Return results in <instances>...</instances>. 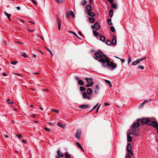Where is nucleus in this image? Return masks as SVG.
I'll return each instance as SVG.
<instances>
[{
	"label": "nucleus",
	"mask_w": 158,
	"mask_h": 158,
	"mask_svg": "<svg viewBox=\"0 0 158 158\" xmlns=\"http://www.w3.org/2000/svg\"><path fill=\"white\" fill-rule=\"evenodd\" d=\"M76 144L78 146V147L81 148L82 150H83V148H82V147L81 145V144L78 142H77L76 143Z\"/></svg>",
	"instance_id": "obj_32"
},
{
	"label": "nucleus",
	"mask_w": 158,
	"mask_h": 158,
	"mask_svg": "<svg viewBox=\"0 0 158 158\" xmlns=\"http://www.w3.org/2000/svg\"><path fill=\"white\" fill-rule=\"evenodd\" d=\"M105 81L106 83L108 84V85H109L110 83V81L107 80H105Z\"/></svg>",
	"instance_id": "obj_51"
},
{
	"label": "nucleus",
	"mask_w": 158,
	"mask_h": 158,
	"mask_svg": "<svg viewBox=\"0 0 158 158\" xmlns=\"http://www.w3.org/2000/svg\"><path fill=\"white\" fill-rule=\"evenodd\" d=\"M52 111L54 112H55L57 113H59V110L56 109H52Z\"/></svg>",
	"instance_id": "obj_47"
},
{
	"label": "nucleus",
	"mask_w": 158,
	"mask_h": 158,
	"mask_svg": "<svg viewBox=\"0 0 158 158\" xmlns=\"http://www.w3.org/2000/svg\"><path fill=\"white\" fill-rule=\"evenodd\" d=\"M145 57H144L143 58V59H138L136 60L135 61H134L133 62L132 64L133 65H135L139 63L141 61H142L143 60L145 59Z\"/></svg>",
	"instance_id": "obj_5"
},
{
	"label": "nucleus",
	"mask_w": 158,
	"mask_h": 158,
	"mask_svg": "<svg viewBox=\"0 0 158 158\" xmlns=\"http://www.w3.org/2000/svg\"><path fill=\"white\" fill-rule=\"evenodd\" d=\"M94 55H95V56L97 58H100L99 59L98 61L102 58V56H106V55H102H102H101L99 52H95L94 53Z\"/></svg>",
	"instance_id": "obj_6"
},
{
	"label": "nucleus",
	"mask_w": 158,
	"mask_h": 158,
	"mask_svg": "<svg viewBox=\"0 0 158 158\" xmlns=\"http://www.w3.org/2000/svg\"><path fill=\"white\" fill-rule=\"evenodd\" d=\"M152 125L153 127L156 128V130L157 128H158V123L156 121H153Z\"/></svg>",
	"instance_id": "obj_9"
},
{
	"label": "nucleus",
	"mask_w": 158,
	"mask_h": 158,
	"mask_svg": "<svg viewBox=\"0 0 158 158\" xmlns=\"http://www.w3.org/2000/svg\"><path fill=\"white\" fill-rule=\"evenodd\" d=\"M78 83L80 85H83L84 83L83 81L81 80H79L78 81Z\"/></svg>",
	"instance_id": "obj_23"
},
{
	"label": "nucleus",
	"mask_w": 158,
	"mask_h": 158,
	"mask_svg": "<svg viewBox=\"0 0 158 158\" xmlns=\"http://www.w3.org/2000/svg\"><path fill=\"white\" fill-rule=\"evenodd\" d=\"M107 22L109 25H111L112 24L111 23V19H107Z\"/></svg>",
	"instance_id": "obj_38"
},
{
	"label": "nucleus",
	"mask_w": 158,
	"mask_h": 158,
	"mask_svg": "<svg viewBox=\"0 0 158 158\" xmlns=\"http://www.w3.org/2000/svg\"><path fill=\"white\" fill-rule=\"evenodd\" d=\"M49 124H50V125H52V126H53L54 125V123H52L49 122Z\"/></svg>",
	"instance_id": "obj_63"
},
{
	"label": "nucleus",
	"mask_w": 158,
	"mask_h": 158,
	"mask_svg": "<svg viewBox=\"0 0 158 158\" xmlns=\"http://www.w3.org/2000/svg\"><path fill=\"white\" fill-rule=\"evenodd\" d=\"M86 98H87V99L88 100H90L91 99L90 97L89 96H87V97H86Z\"/></svg>",
	"instance_id": "obj_64"
},
{
	"label": "nucleus",
	"mask_w": 158,
	"mask_h": 158,
	"mask_svg": "<svg viewBox=\"0 0 158 158\" xmlns=\"http://www.w3.org/2000/svg\"><path fill=\"white\" fill-rule=\"evenodd\" d=\"M152 121L148 120V121L147 122V124L148 125H152Z\"/></svg>",
	"instance_id": "obj_29"
},
{
	"label": "nucleus",
	"mask_w": 158,
	"mask_h": 158,
	"mask_svg": "<svg viewBox=\"0 0 158 158\" xmlns=\"http://www.w3.org/2000/svg\"><path fill=\"white\" fill-rule=\"evenodd\" d=\"M152 99H149L148 100H145L143 102L144 103H146L147 102H149L151 101Z\"/></svg>",
	"instance_id": "obj_49"
},
{
	"label": "nucleus",
	"mask_w": 158,
	"mask_h": 158,
	"mask_svg": "<svg viewBox=\"0 0 158 158\" xmlns=\"http://www.w3.org/2000/svg\"><path fill=\"white\" fill-rule=\"evenodd\" d=\"M85 88L83 87L80 86V91L82 92L85 90Z\"/></svg>",
	"instance_id": "obj_31"
},
{
	"label": "nucleus",
	"mask_w": 158,
	"mask_h": 158,
	"mask_svg": "<svg viewBox=\"0 0 158 158\" xmlns=\"http://www.w3.org/2000/svg\"><path fill=\"white\" fill-rule=\"evenodd\" d=\"M131 134H133L132 132H130V131H128L127 134V136H130V135Z\"/></svg>",
	"instance_id": "obj_50"
},
{
	"label": "nucleus",
	"mask_w": 158,
	"mask_h": 158,
	"mask_svg": "<svg viewBox=\"0 0 158 158\" xmlns=\"http://www.w3.org/2000/svg\"><path fill=\"white\" fill-rule=\"evenodd\" d=\"M131 145L130 143H128L127 146L126 150L127 151H131Z\"/></svg>",
	"instance_id": "obj_13"
},
{
	"label": "nucleus",
	"mask_w": 158,
	"mask_h": 158,
	"mask_svg": "<svg viewBox=\"0 0 158 158\" xmlns=\"http://www.w3.org/2000/svg\"><path fill=\"white\" fill-rule=\"evenodd\" d=\"M2 75L4 76H5L7 75V74L5 73H2Z\"/></svg>",
	"instance_id": "obj_59"
},
{
	"label": "nucleus",
	"mask_w": 158,
	"mask_h": 158,
	"mask_svg": "<svg viewBox=\"0 0 158 158\" xmlns=\"http://www.w3.org/2000/svg\"><path fill=\"white\" fill-rule=\"evenodd\" d=\"M69 33H72V34H73V35H75L76 36H77L78 38L79 39H81V38H79L77 36V34H76V33H75L73 31H69Z\"/></svg>",
	"instance_id": "obj_37"
},
{
	"label": "nucleus",
	"mask_w": 158,
	"mask_h": 158,
	"mask_svg": "<svg viewBox=\"0 0 158 158\" xmlns=\"http://www.w3.org/2000/svg\"><path fill=\"white\" fill-rule=\"evenodd\" d=\"M93 33L94 35H95L96 37H97L98 35H99V36L100 35V34H99L98 32L95 30L93 31Z\"/></svg>",
	"instance_id": "obj_21"
},
{
	"label": "nucleus",
	"mask_w": 158,
	"mask_h": 158,
	"mask_svg": "<svg viewBox=\"0 0 158 158\" xmlns=\"http://www.w3.org/2000/svg\"><path fill=\"white\" fill-rule=\"evenodd\" d=\"M110 29L111 31L112 32H114L115 31V29L114 27L113 26H111L110 27Z\"/></svg>",
	"instance_id": "obj_33"
},
{
	"label": "nucleus",
	"mask_w": 158,
	"mask_h": 158,
	"mask_svg": "<svg viewBox=\"0 0 158 158\" xmlns=\"http://www.w3.org/2000/svg\"><path fill=\"white\" fill-rule=\"evenodd\" d=\"M138 69H140L142 70H143L144 69V67L142 65L139 66L138 67Z\"/></svg>",
	"instance_id": "obj_48"
},
{
	"label": "nucleus",
	"mask_w": 158,
	"mask_h": 158,
	"mask_svg": "<svg viewBox=\"0 0 158 158\" xmlns=\"http://www.w3.org/2000/svg\"><path fill=\"white\" fill-rule=\"evenodd\" d=\"M66 16L67 19H68L70 16L69 13V12L66 13Z\"/></svg>",
	"instance_id": "obj_44"
},
{
	"label": "nucleus",
	"mask_w": 158,
	"mask_h": 158,
	"mask_svg": "<svg viewBox=\"0 0 158 158\" xmlns=\"http://www.w3.org/2000/svg\"><path fill=\"white\" fill-rule=\"evenodd\" d=\"M57 22L58 25V29L60 30V27H61V20L59 19L58 15L57 16Z\"/></svg>",
	"instance_id": "obj_7"
},
{
	"label": "nucleus",
	"mask_w": 158,
	"mask_h": 158,
	"mask_svg": "<svg viewBox=\"0 0 158 158\" xmlns=\"http://www.w3.org/2000/svg\"><path fill=\"white\" fill-rule=\"evenodd\" d=\"M22 56L25 58H27L28 57V56L25 53H23L22 54Z\"/></svg>",
	"instance_id": "obj_43"
},
{
	"label": "nucleus",
	"mask_w": 158,
	"mask_h": 158,
	"mask_svg": "<svg viewBox=\"0 0 158 158\" xmlns=\"http://www.w3.org/2000/svg\"><path fill=\"white\" fill-rule=\"evenodd\" d=\"M93 93L92 89L90 88H89L87 89V93L88 95H90L92 94Z\"/></svg>",
	"instance_id": "obj_15"
},
{
	"label": "nucleus",
	"mask_w": 158,
	"mask_h": 158,
	"mask_svg": "<svg viewBox=\"0 0 158 158\" xmlns=\"http://www.w3.org/2000/svg\"><path fill=\"white\" fill-rule=\"evenodd\" d=\"M119 59L122 62L124 63L125 62V60L124 59H121V58H119Z\"/></svg>",
	"instance_id": "obj_55"
},
{
	"label": "nucleus",
	"mask_w": 158,
	"mask_h": 158,
	"mask_svg": "<svg viewBox=\"0 0 158 158\" xmlns=\"http://www.w3.org/2000/svg\"><path fill=\"white\" fill-rule=\"evenodd\" d=\"M81 4L82 5H85L86 4V1L85 0H84L81 2Z\"/></svg>",
	"instance_id": "obj_40"
},
{
	"label": "nucleus",
	"mask_w": 158,
	"mask_h": 158,
	"mask_svg": "<svg viewBox=\"0 0 158 158\" xmlns=\"http://www.w3.org/2000/svg\"><path fill=\"white\" fill-rule=\"evenodd\" d=\"M46 48L48 50V51L50 53V54H51V55L52 56H53V54H52V51L50 49H49L48 48Z\"/></svg>",
	"instance_id": "obj_45"
},
{
	"label": "nucleus",
	"mask_w": 158,
	"mask_h": 158,
	"mask_svg": "<svg viewBox=\"0 0 158 158\" xmlns=\"http://www.w3.org/2000/svg\"><path fill=\"white\" fill-rule=\"evenodd\" d=\"M7 102L9 103L10 104L11 101L10 99H8L7 100Z\"/></svg>",
	"instance_id": "obj_58"
},
{
	"label": "nucleus",
	"mask_w": 158,
	"mask_h": 158,
	"mask_svg": "<svg viewBox=\"0 0 158 158\" xmlns=\"http://www.w3.org/2000/svg\"><path fill=\"white\" fill-rule=\"evenodd\" d=\"M99 89V86L98 85H97L95 86L94 93L95 94H97L98 93V91Z\"/></svg>",
	"instance_id": "obj_12"
},
{
	"label": "nucleus",
	"mask_w": 158,
	"mask_h": 158,
	"mask_svg": "<svg viewBox=\"0 0 158 158\" xmlns=\"http://www.w3.org/2000/svg\"><path fill=\"white\" fill-rule=\"evenodd\" d=\"M100 41L103 42H104L105 41V37L103 36H100Z\"/></svg>",
	"instance_id": "obj_25"
},
{
	"label": "nucleus",
	"mask_w": 158,
	"mask_h": 158,
	"mask_svg": "<svg viewBox=\"0 0 158 158\" xmlns=\"http://www.w3.org/2000/svg\"><path fill=\"white\" fill-rule=\"evenodd\" d=\"M145 103H144V102H143L141 105H140L139 107H142L145 104Z\"/></svg>",
	"instance_id": "obj_56"
},
{
	"label": "nucleus",
	"mask_w": 158,
	"mask_h": 158,
	"mask_svg": "<svg viewBox=\"0 0 158 158\" xmlns=\"http://www.w3.org/2000/svg\"><path fill=\"white\" fill-rule=\"evenodd\" d=\"M114 38L112 40V43L114 45H116L117 44V40L116 39V36H114Z\"/></svg>",
	"instance_id": "obj_16"
},
{
	"label": "nucleus",
	"mask_w": 158,
	"mask_h": 158,
	"mask_svg": "<svg viewBox=\"0 0 158 158\" xmlns=\"http://www.w3.org/2000/svg\"><path fill=\"white\" fill-rule=\"evenodd\" d=\"M86 10L89 12H90L92 10L91 7L90 5H87L86 6Z\"/></svg>",
	"instance_id": "obj_11"
},
{
	"label": "nucleus",
	"mask_w": 158,
	"mask_h": 158,
	"mask_svg": "<svg viewBox=\"0 0 158 158\" xmlns=\"http://www.w3.org/2000/svg\"><path fill=\"white\" fill-rule=\"evenodd\" d=\"M31 1L35 5H37V2L36 1H35L34 0H31Z\"/></svg>",
	"instance_id": "obj_53"
},
{
	"label": "nucleus",
	"mask_w": 158,
	"mask_h": 158,
	"mask_svg": "<svg viewBox=\"0 0 158 158\" xmlns=\"http://www.w3.org/2000/svg\"><path fill=\"white\" fill-rule=\"evenodd\" d=\"M112 7L114 9H116L117 8V5L115 4H113L112 6Z\"/></svg>",
	"instance_id": "obj_41"
},
{
	"label": "nucleus",
	"mask_w": 158,
	"mask_h": 158,
	"mask_svg": "<svg viewBox=\"0 0 158 158\" xmlns=\"http://www.w3.org/2000/svg\"><path fill=\"white\" fill-rule=\"evenodd\" d=\"M108 1L111 4H113V0H108Z\"/></svg>",
	"instance_id": "obj_54"
},
{
	"label": "nucleus",
	"mask_w": 158,
	"mask_h": 158,
	"mask_svg": "<svg viewBox=\"0 0 158 158\" xmlns=\"http://www.w3.org/2000/svg\"><path fill=\"white\" fill-rule=\"evenodd\" d=\"M4 13L7 16V17H8L9 19L10 20H11V19H10V15L8 14L7 13H6V12H4Z\"/></svg>",
	"instance_id": "obj_28"
},
{
	"label": "nucleus",
	"mask_w": 158,
	"mask_h": 158,
	"mask_svg": "<svg viewBox=\"0 0 158 158\" xmlns=\"http://www.w3.org/2000/svg\"><path fill=\"white\" fill-rule=\"evenodd\" d=\"M81 130L80 129H78L77 130L76 134L75 135V136L76 138L79 139L81 136Z\"/></svg>",
	"instance_id": "obj_3"
},
{
	"label": "nucleus",
	"mask_w": 158,
	"mask_h": 158,
	"mask_svg": "<svg viewBox=\"0 0 158 158\" xmlns=\"http://www.w3.org/2000/svg\"><path fill=\"white\" fill-rule=\"evenodd\" d=\"M17 136L19 138V139H20V138L22 137V135L21 134L17 135Z\"/></svg>",
	"instance_id": "obj_52"
},
{
	"label": "nucleus",
	"mask_w": 158,
	"mask_h": 158,
	"mask_svg": "<svg viewBox=\"0 0 158 158\" xmlns=\"http://www.w3.org/2000/svg\"><path fill=\"white\" fill-rule=\"evenodd\" d=\"M127 141L131 142L132 141V137L131 136H127Z\"/></svg>",
	"instance_id": "obj_20"
},
{
	"label": "nucleus",
	"mask_w": 158,
	"mask_h": 158,
	"mask_svg": "<svg viewBox=\"0 0 158 158\" xmlns=\"http://www.w3.org/2000/svg\"><path fill=\"white\" fill-rule=\"evenodd\" d=\"M127 152H128V155H126V158H127V156H128L129 157H130L133 154V153L131 151Z\"/></svg>",
	"instance_id": "obj_17"
},
{
	"label": "nucleus",
	"mask_w": 158,
	"mask_h": 158,
	"mask_svg": "<svg viewBox=\"0 0 158 158\" xmlns=\"http://www.w3.org/2000/svg\"><path fill=\"white\" fill-rule=\"evenodd\" d=\"M106 44L108 45H110L111 44V42L109 40H107L106 42Z\"/></svg>",
	"instance_id": "obj_35"
},
{
	"label": "nucleus",
	"mask_w": 158,
	"mask_h": 158,
	"mask_svg": "<svg viewBox=\"0 0 158 158\" xmlns=\"http://www.w3.org/2000/svg\"><path fill=\"white\" fill-rule=\"evenodd\" d=\"M57 125L60 127L63 128H64L65 126L64 124H63V123L60 122H58Z\"/></svg>",
	"instance_id": "obj_18"
},
{
	"label": "nucleus",
	"mask_w": 158,
	"mask_h": 158,
	"mask_svg": "<svg viewBox=\"0 0 158 158\" xmlns=\"http://www.w3.org/2000/svg\"><path fill=\"white\" fill-rule=\"evenodd\" d=\"M15 42L17 43H18L19 44H23L22 42H19V41H16Z\"/></svg>",
	"instance_id": "obj_61"
},
{
	"label": "nucleus",
	"mask_w": 158,
	"mask_h": 158,
	"mask_svg": "<svg viewBox=\"0 0 158 158\" xmlns=\"http://www.w3.org/2000/svg\"><path fill=\"white\" fill-rule=\"evenodd\" d=\"M87 14L90 16L94 17L95 16V14L93 12H89Z\"/></svg>",
	"instance_id": "obj_22"
},
{
	"label": "nucleus",
	"mask_w": 158,
	"mask_h": 158,
	"mask_svg": "<svg viewBox=\"0 0 158 158\" xmlns=\"http://www.w3.org/2000/svg\"><path fill=\"white\" fill-rule=\"evenodd\" d=\"M85 80H86L88 83L90 84V85H93L94 82L92 81V78L86 77L85 78Z\"/></svg>",
	"instance_id": "obj_8"
},
{
	"label": "nucleus",
	"mask_w": 158,
	"mask_h": 158,
	"mask_svg": "<svg viewBox=\"0 0 158 158\" xmlns=\"http://www.w3.org/2000/svg\"><path fill=\"white\" fill-rule=\"evenodd\" d=\"M131 58L130 56H129L128 60V64H129L131 61Z\"/></svg>",
	"instance_id": "obj_39"
},
{
	"label": "nucleus",
	"mask_w": 158,
	"mask_h": 158,
	"mask_svg": "<svg viewBox=\"0 0 158 158\" xmlns=\"http://www.w3.org/2000/svg\"><path fill=\"white\" fill-rule=\"evenodd\" d=\"M104 105L105 106H108L109 105V104L105 102L104 103Z\"/></svg>",
	"instance_id": "obj_62"
},
{
	"label": "nucleus",
	"mask_w": 158,
	"mask_h": 158,
	"mask_svg": "<svg viewBox=\"0 0 158 158\" xmlns=\"http://www.w3.org/2000/svg\"><path fill=\"white\" fill-rule=\"evenodd\" d=\"M89 22L91 23H93L95 21L94 19V18L90 17L89 18Z\"/></svg>",
	"instance_id": "obj_24"
},
{
	"label": "nucleus",
	"mask_w": 158,
	"mask_h": 158,
	"mask_svg": "<svg viewBox=\"0 0 158 158\" xmlns=\"http://www.w3.org/2000/svg\"><path fill=\"white\" fill-rule=\"evenodd\" d=\"M70 15L73 17V18L75 17L74 14L72 10H71L70 11Z\"/></svg>",
	"instance_id": "obj_36"
},
{
	"label": "nucleus",
	"mask_w": 158,
	"mask_h": 158,
	"mask_svg": "<svg viewBox=\"0 0 158 158\" xmlns=\"http://www.w3.org/2000/svg\"><path fill=\"white\" fill-rule=\"evenodd\" d=\"M3 43L4 44L6 45L7 44V43H6V41L5 40H4L3 41Z\"/></svg>",
	"instance_id": "obj_60"
},
{
	"label": "nucleus",
	"mask_w": 158,
	"mask_h": 158,
	"mask_svg": "<svg viewBox=\"0 0 158 158\" xmlns=\"http://www.w3.org/2000/svg\"><path fill=\"white\" fill-rule=\"evenodd\" d=\"M99 61L101 62L103 67H106L105 63L106 62V66L108 68L110 69L115 68L116 67L117 65L113 62H110V60L107 58L106 56H103L102 58L100 59Z\"/></svg>",
	"instance_id": "obj_1"
},
{
	"label": "nucleus",
	"mask_w": 158,
	"mask_h": 158,
	"mask_svg": "<svg viewBox=\"0 0 158 158\" xmlns=\"http://www.w3.org/2000/svg\"><path fill=\"white\" fill-rule=\"evenodd\" d=\"M17 61H13L12 60L10 61V63L12 64L15 65L17 64Z\"/></svg>",
	"instance_id": "obj_34"
},
{
	"label": "nucleus",
	"mask_w": 158,
	"mask_h": 158,
	"mask_svg": "<svg viewBox=\"0 0 158 158\" xmlns=\"http://www.w3.org/2000/svg\"><path fill=\"white\" fill-rule=\"evenodd\" d=\"M99 27V25L97 22H95L94 25L92 26V27L93 29H95L96 30H98Z\"/></svg>",
	"instance_id": "obj_4"
},
{
	"label": "nucleus",
	"mask_w": 158,
	"mask_h": 158,
	"mask_svg": "<svg viewBox=\"0 0 158 158\" xmlns=\"http://www.w3.org/2000/svg\"><path fill=\"white\" fill-rule=\"evenodd\" d=\"M64 155L66 158H71L70 155L67 152L65 153Z\"/></svg>",
	"instance_id": "obj_27"
},
{
	"label": "nucleus",
	"mask_w": 158,
	"mask_h": 158,
	"mask_svg": "<svg viewBox=\"0 0 158 158\" xmlns=\"http://www.w3.org/2000/svg\"><path fill=\"white\" fill-rule=\"evenodd\" d=\"M148 119L147 118H143L142 119L141 122L142 123L147 124V122L148 121Z\"/></svg>",
	"instance_id": "obj_14"
},
{
	"label": "nucleus",
	"mask_w": 158,
	"mask_h": 158,
	"mask_svg": "<svg viewBox=\"0 0 158 158\" xmlns=\"http://www.w3.org/2000/svg\"><path fill=\"white\" fill-rule=\"evenodd\" d=\"M44 129L46 131H48L49 132H51L50 129L48 127H44Z\"/></svg>",
	"instance_id": "obj_46"
},
{
	"label": "nucleus",
	"mask_w": 158,
	"mask_h": 158,
	"mask_svg": "<svg viewBox=\"0 0 158 158\" xmlns=\"http://www.w3.org/2000/svg\"><path fill=\"white\" fill-rule=\"evenodd\" d=\"M92 86L91 85L88 83V84L85 85L86 87H89Z\"/></svg>",
	"instance_id": "obj_57"
},
{
	"label": "nucleus",
	"mask_w": 158,
	"mask_h": 158,
	"mask_svg": "<svg viewBox=\"0 0 158 158\" xmlns=\"http://www.w3.org/2000/svg\"><path fill=\"white\" fill-rule=\"evenodd\" d=\"M89 107V105H82L80 106L79 107L82 109H85Z\"/></svg>",
	"instance_id": "obj_10"
},
{
	"label": "nucleus",
	"mask_w": 158,
	"mask_h": 158,
	"mask_svg": "<svg viewBox=\"0 0 158 158\" xmlns=\"http://www.w3.org/2000/svg\"><path fill=\"white\" fill-rule=\"evenodd\" d=\"M57 154L60 157H62L64 156L63 154L59 150L57 151Z\"/></svg>",
	"instance_id": "obj_19"
},
{
	"label": "nucleus",
	"mask_w": 158,
	"mask_h": 158,
	"mask_svg": "<svg viewBox=\"0 0 158 158\" xmlns=\"http://www.w3.org/2000/svg\"><path fill=\"white\" fill-rule=\"evenodd\" d=\"M83 97L84 98H85L87 97V95L85 92H83L82 93Z\"/></svg>",
	"instance_id": "obj_30"
},
{
	"label": "nucleus",
	"mask_w": 158,
	"mask_h": 158,
	"mask_svg": "<svg viewBox=\"0 0 158 158\" xmlns=\"http://www.w3.org/2000/svg\"><path fill=\"white\" fill-rule=\"evenodd\" d=\"M59 3H61L63 2L64 0H55Z\"/></svg>",
	"instance_id": "obj_42"
},
{
	"label": "nucleus",
	"mask_w": 158,
	"mask_h": 158,
	"mask_svg": "<svg viewBox=\"0 0 158 158\" xmlns=\"http://www.w3.org/2000/svg\"><path fill=\"white\" fill-rule=\"evenodd\" d=\"M139 124L137 122L134 123L132 127V130L134 132H136V130L139 127Z\"/></svg>",
	"instance_id": "obj_2"
},
{
	"label": "nucleus",
	"mask_w": 158,
	"mask_h": 158,
	"mask_svg": "<svg viewBox=\"0 0 158 158\" xmlns=\"http://www.w3.org/2000/svg\"><path fill=\"white\" fill-rule=\"evenodd\" d=\"M109 15L110 17H112L113 15V10L112 9L110 10L109 12Z\"/></svg>",
	"instance_id": "obj_26"
}]
</instances>
